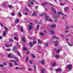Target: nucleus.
I'll return each mask as SVG.
<instances>
[{
	"label": "nucleus",
	"mask_w": 73,
	"mask_h": 73,
	"mask_svg": "<svg viewBox=\"0 0 73 73\" xmlns=\"http://www.w3.org/2000/svg\"><path fill=\"white\" fill-rule=\"evenodd\" d=\"M58 13L59 15H63L62 16V18L64 19H65V18H66V15L65 14H64L62 13L61 12H58Z\"/></svg>",
	"instance_id": "obj_1"
},
{
	"label": "nucleus",
	"mask_w": 73,
	"mask_h": 73,
	"mask_svg": "<svg viewBox=\"0 0 73 73\" xmlns=\"http://www.w3.org/2000/svg\"><path fill=\"white\" fill-rule=\"evenodd\" d=\"M44 15H45L44 16L45 17H46V19H45L46 20H47V21H52V20L48 19V18H49V17L47 15H46V13H44Z\"/></svg>",
	"instance_id": "obj_2"
},
{
	"label": "nucleus",
	"mask_w": 73,
	"mask_h": 73,
	"mask_svg": "<svg viewBox=\"0 0 73 73\" xmlns=\"http://www.w3.org/2000/svg\"><path fill=\"white\" fill-rule=\"evenodd\" d=\"M11 54H9L8 55V57H9V58H13L15 57L14 55H11Z\"/></svg>",
	"instance_id": "obj_3"
},
{
	"label": "nucleus",
	"mask_w": 73,
	"mask_h": 73,
	"mask_svg": "<svg viewBox=\"0 0 73 73\" xmlns=\"http://www.w3.org/2000/svg\"><path fill=\"white\" fill-rule=\"evenodd\" d=\"M67 68L68 69H72V65H69L67 66Z\"/></svg>",
	"instance_id": "obj_4"
},
{
	"label": "nucleus",
	"mask_w": 73,
	"mask_h": 73,
	"mask_svg": "<svg viewBox=\"0 0 73 73\" xmlns=\"http://www.w3.org/2000/svg\"><path fill=\"white\" fill-rule=\"evenodd\" d=\"M53 43H55V46H57L58 44V40H56V42L55 41H54L53 42Z\"/></svg>",
	"instance_id": "obj_5"
},
{
	"label": "nucleus",
	"mask_w": 73,
	"mask_h": 73,
	"mask_svg": "<svg viewBox=\"0 0 73 73\" xmlns=\"http://www.w3.org/2000/svg\"><path fill=\"white\" fill-rule=\"evenodd\" d=\"M50 32H51V34L52 35H53V34H54L55 32L54 31H52L51 30H50Z\"/></svg>",
	"instance_id": "obj_6"
},
{
	"label": "nucleus",
	"mask_w": 73,
	"mask_h": 73,
	"mask_svg": "<svg viewBox=\"0 0 73 73\" xmlns=\"http://www.w3.org/2000/svg\"><path fill=\"white\" fill-rule=\"evenodd\" d=\"M28 27H29V30H31V29H32V26L30 25H29V26Z\"/></svg>",
	"instance_id": "obj_7"
},
{
	"label": "nucleus",
	"mask_w": 73,
	"mask_h": 73,
	"mask_svg": "<svg viewBox=\"0 0 73 73\" xmlns=\"http://www.w3.org/2000/svg\"><path fill=\"white\" fill-rule=\"evenodd\" d=\"M56 71L57 72H60L61 71V69L60 68L56 69Z\"/></svg>",
	"instance_id": "obj_8"
},
{
	"label": "nucleus",
	"mask_w": 73,
	"mask_h": 73,
	"mask_svg": "<svg viewBox=\"0 0 73 73\" xmlns=\"http://www.w3.org/2000/svg\"><path fill=\"white\" fill-rule=\"evenodd\" d=\"M20 29L21 32H23V31H24V30H23V28L21 27H20Z\"/></svg>",
	"instance_id": "obj_9"
},
{
	"label": "nucleus",
	"mask_w": 73,
	"mask_h": 73,
	"mask_svg": "<svg viewBox=\"0 0 73 73\" xmlns=\"http://www.w3.org/2000/svg\"><path fill=\"white\" fill-rule=\"evenodd\" d=\"M9 66L10 67H12L13 66V64H12V63L10 62L9 64Z\"/></svg>",
	"instance_id": "obj_10"
},
{
	"label": "nucleus",
	"mask_w": 73,
	"mask_h": 73,
	"mask_svg": "<svg viewBox=\"0 0 73 73\" xmlns=\"http://www.w3.org/2000/svg\"><path fill=\"white\" fill-rule=\"evenodd\" d=\"M52 38L54 39V38H56V39H58V40L60 39V38L57 37H56L54 36H53L52 37Z\"/></svg>",
	"instance_id": "obj_11"
},
{
	"label": "nucleus",
	"mask_w": 73,
	"mask_h": 73,
	"mask_svg": "<svg viewBox=\"0 0 73 73\" xmlns=\"http://www.w3.org/2000/svg\"><path fill=\"white\" fill-rule=\"evenodd\" d=\"M56 27V25L55 24L51 25V28H54Z\"/></svg>",
	"instance_id": "obj_12"
},
{
	"label": "nucleus",
	"mask_w": 73,
	"mask_h": 73,
	"mask_svg": "<svg viewBox=\"0 0 73 73\" xmlns=\"http://www.w3.org/2000/svg\"><path fill=\"white\" fill-rule=\"evenodd\" d=\"M52 11L54 12V13H56V10H54V8L53 7H52Z\"/></svg>",
	"instance_id": "obj_13"
},
{
	"label": "nucleus",
	"mask_w": 73,
	"mask_h": 73,
	"mask_svg": "<svg viewBox=\"0 0 73 73\" xmlns=\"http://www.w3.org/2000/svg\"><path fill=\"white\" fill-rule=\"evenodd\" d=\"M47 4H48V3L46 2L42 3V5H47Z\"/></svg>",
	"instance_id": "obj_14"
},
{
	"label": "nucleus",
	"mask_w": 73,
	"mask_h": 73,
	"mask_svg": "<svg viewBox=\"0 0 73 73\" xmlns=\"http://www.w3.org/2000/svg\"><path fill=\"white\" fill-rule=\"evenodd\" d=\"M11 15L13 16H14L15 15V13L14 12H13L11 13Z\"/></svg>",
	"instance_id": "obj_15"
},
{
	"label": "nucleus",
	"mask_w": 73,
	"mask_h": 73,
	"mask_svg": "<svg viewBox=\"0 0 73 73\" xmlns=\"http://www.w3.org/2000/svg\"><path fill=\"white\" fill-rule=\"evenodd\" d=\"M3 6H5V5H7V3H6V2H4L3 3Z\"/></svg>",
	"instance_id": "obj_16"
},
{
	"label": "nucleus",
	"mask_w": 73,
	"mask_h": 73,
	"mask_svg": "<svg viewBox=\"0 0 73 73\" xmlns=\"http://www.w3.org/2000/svg\"><path fill=\"white\" fill-rule=\"evenodd\" d=\"M5 46L7 47V48H9V45L8 44H6L5 45Z\"/></svg>",
	"instance_id": "obj_17"
},
{
	"label": "nucleus",
	"mask_w": 73,
	"mask_h": 73,
	"mask_svg": "<svg viewBox=\"0 0 73 73\" xmlns=\"http://www.w3.org/2000/svg\"><path fill=\"white\" fill-rule=\"evenodd\" d=\"M22 41H23V42H25V38L24 37H22Z\"/></svg>",
	"instance_id": "obj_18"
},
{
	"label": "nucleus",
	"mask_w": 73,
	"mask_h": 73,
	"mask_svg": "<svg viewBox=\"0 0 73 73\" xmlns=\"http://www.w3.org/2000/svg\"><path fill=\"white\" fill-rule=\"evenodd\" d=\"M8 7L10 8V9H11V8H12V5H8Z\"/></svg>",
	"instance_id": "obj_19"
},
{
	"label": "nucleus",
	"mask_w": 73,
	"mask_h": 73,
	"mask_svg": "<svg viewBox=\"0 0 73 73\" xmlns=\"http://www.w3.org/2000/svg\"><path fill=\"white\" fill-rule=\"evenodd\" d=\"M36 15V12H34L33 14V16H35Z\"/></svg>",
	"instance_id": "obj_20"
},
{
	"label": "nucleus",
	"mask_w": 73,
	"mask_h": 73,
	"mask_svg": "<svg viewBox=\"0 0 73 73\" xmlns=\"http://www.w3.org/2000/svg\"><path fill=\"white\" fill-rule=\"evenodd\" d=\"M29 44L31 46V47H32V45H33V44H32V43L31 42H30V43Z\"/></svg>",
	"instance_id": "obj_21"
},
{
	"label": "nucleus",
	"mask_w": 73,
	"mask_h": 73,
	"mask_svg": "<svg viewBox=\"0 0 73 73\" xmlns=\"http://www.w3.org/2000/svg\"><path fill=\"white\" fill-rule=\"evenodd\" d=\"M14 38L15 40H17V41H18L19 40V39H18V38L16 37H14Z\"/></svg>",
	"instance_id": "obj_22"
},
{
	"label": "nucleus",
	"mask_w": 73,
	"mask_h": 73,
	"mask_svg": "<svg viewBox=\"0 0 73 73\" xmlns=\"http://www.w3.org/2000/svg\"><path fill=\"white\" fill-rule=\"evenodd\" d=\"M55 57L56 58H59V55H56Z\"/></svg>",
	"instance_id": "obj_23"
},
{
	"label": "nucleus",
	"mask_w": 73,
	"mask_h": 73,
	"mask_svg": "<svg viewBox=\"0 0 73 73\" xmlns=\"http://www.w3.org/2000/svg\"><path fill=\"white\" fill-rule=\"evenodd\" d=\"M28 60H29V58L27 56L26 57V59L25 60L26 61V62H27V61H28Z\"/></svg>",
	"instance_id": "obj_24"
},
{
	"label": "nucleus",
	"mask_w": 73,
	"mask_h": 73,
	"mask_svg": "<svg viewBox=\"0 0 73 73\" xmlns=\"http://www.w3.org/2000/svg\"><path fill=\"white\" fill-rule=\"evenodd\" d=\"M23 49L24 50H27V48H25V47L24 46L23 48Z\"/></svg>",
	"instance_id": "obj_25"
},
{
	"label": "nucleus",
	"mask_w": 73,
	"mask_h": 73,
	"mask_svg": "<svg viewBox=\"0 0 73 73\" xmlns=\"http://www.w3.org/2000/svg\"><path fill=\"white\" fill-rule=\"evenodd\" d=\"M3 35L4 36H6V31H5V32L3 33Z\"/></svg>",
	"instance_id": "obj_26"
},
{
	"label": "nucleus",
	"mask_w": 73,
	"mask_h": 73,
	"mask_svg": "<svg viewBox=\"0 0 73 73\" xmlns=\"http://www.w3.org/2000/svg\"><path fill=\"white\" fill-rule=\"evenodd\" d=\"M39 28V25H37L36 26V30H38V28Z\"/></svg>",
	"instance_id": "obj_27"
},
{
	"label": "nucleus",
	"mask_w": 73,
	"mask_h": 73,
	"mask_svg": "<svg viewBox=\"0 0 73 73\" xmlns=\"http://www.w3.org/2000/svg\"><path fill=\"white\" fill-rule=\"evenodd\" d=\"M56 62H53L52 64V66H55V65H56Z\"/></svg>",
	"instance_id": "obj_28"
},
{
	"label": "nucleus",
	"mask_w": 73,
	"mask_h": 73,
	"mask_svg": "<svg viewBox=\"0 0 73 73\" xmlns=\"http://www.w3.org/2000/svg\"><path fill=\"white\" fill-rule=\"evenodd\" d=\"M13 50L14 52H16V47L15 46L13 48Z\"/></svg>",
	"instance_id": "obj_29"
},
{
	"label": "nucleus",
	"mask_w": 73,
	"mask_h": 73,
	"mask_svg": "<svg viewBox=\"0 0 73 73\" xmlns=\"http://www.w3.org/2000/svg\"><path fill=\"white\" fill-rule=\"evenodd\" d=\"M17 52L19 56H21V55L20 54V53L19 51H17Z\"/></svg>",
	"instance_id": "obj_30"
},
{
	"label": "nucleus",
	"mask_w": 73,
	"mask_h": 73,
	"mask_svg": "<svg viewBox=\"0 0 73 73\" xmlns=\"http://www.w3.org/2000/svg\"><path fill=\"white\" fill-rule=\"evenodd\" d=\"M30 63L31 65H32V64H33V61H32V60L30 61Z\"/></svg>",
	"instance_id": "obj_31"
},
{
	"label": "nucleus",
	"mask_w": 73,
	"mask_h": 73,
	"mask_svg": "<svg viewBox=\"0 0 73 73\" xmlns=\"http://www.w3.org/2000/svg\"><path fill=\"white\" fill-rule=\"evenodd\" d=\"M18 16H21L22 15L21 13L20 12H19L18 13Z\"/></svg>",
	"instance_id": "obj_32"
},
{
	"label": "nucleus",
	"mask_w": 73,
	"mask_h": 73,
	"mask_svg": "<svg viewBox=\"0 0 73 73\" xmlns=\"http://www.w3.org/2000/svg\"><path fill=\"white\" fill-rule=\"evenodd\" d=\"M48 46V43H46L45 45V47H47Z\"/></svg>",
	"instance_id": "obj_33"
},
{
	"label": "nucleus",
	"mask_w": 73,
	"mask_h": 73,
	"mask_svg": "<svg viewBox=\"0 0 73 73\" xmlns=\"http://www.w3.org/2000/svg\"><path fill=\"white\" fill-rule=\"evenodd\" d=\"M31 56H32V57H33V58H35V56H34V54H31Z\"/></svg>",
	"instance_id": "obj_34"
},
{
	"label": "nucleus",
	"mask_w": 73,
	"mask_h": 73,
	"mask_svg": "<svg viewBox=\"0 0 73 73\" xmlns=\"http://www.w3.org/2000/svg\"><path fill=\"white\" fill-rule=\"evenodd\" d=\"M15 59L17 61V62H18V61H19V60L18 59V58H16V57L15 58Z\"/></svg>",
	"instance_id": "obj_35"
},
{
	"label": "nucleus",
	"mask_w": 73,
	"mask_h": 73,
	"mask_svg": "<svg viewBox=\"0 0 73 73\" xmlns=\"http://www.w3.org/2000/svg\"><path fill=\"white\" fill-rule=\"evenodd\" d=\"M39 34L41 36H43V35H44V34L42 33H40Z\"/></svg>",
	"instance_id": "obj_36"
},
{
	"label": "nucleus",
	"mask_w": 73,
	"mask_h": 73,
	"mask_svg": "<svg viewBox=\"0 0 73 73\" xmlns=\"http://www.w3.org/2000/svg\"><path fill=\"white\" fill-rule=\"evenodd\" d=\"M42 64H43V65H44V64H45V62H44V61L42 60Z\"/></svg>",
	"instance_id": "obj_37"
},
{
	"label": "nucleus",
	"mask_w": 73,
	"mask_h": 73,
	"mask_svg": "<svg viewBox=\"0 0 73 73\" xmlns=\"http://www.w3.org/2000/svg\"><path fill=\"white\" fill-rule=\"evenodd\" d=\"M38 42H39V43H42L41 41L39 39L38 40Z\"/></svg>",
	"instance_id": "obj_38"
},
{
	"label": "nucleus",
	"mask_w": 73,
	"mask_h": 73,
	"mask_svg": "<svg viewBox=\"0 0 73 73\" xmlns=\"http://www.w3.org/2000/svg\"><path fill=\"white\" fill-rule=\"evenodd\" d=\"M19 21V20H17L15 22V23H17Z\"/></svg>",
	"instance_id": "obj_39"
},
{
	"label": "nucleus",
	"mask_w": 73,
	"mask_h": 73,
	"mask_svg": "<svg viewBox=\"0 0 73 73\" xmlns=\"http://www.w3.org/2000/svg\"><path fill=\"white\" fill-rule=\"evenodd\" d=\"M42 73H45V70H42Z\"/></svg>",
	"instance_id": "obj_40"
},
{
	"label": "nucleus",
	"mask_w": 73,
	"mask_h": 73,
	"mask_svg": "<svg viewBox=\"0 0 73 73\" xmlns=\"http://www.w3.org/2000/svg\"><path fill=\"white\" fill-rule=\"evenodd\" d=\"M68 7H66V8H64V11H67V9H68Z\"/></svg>",
	"instance_id": "obj_41"
},
{
	"label": "nucleus",
	"mask_w": 73,
	"mask_h": 73,
	"mask_svg": "<svg viewBox=\"0 0 73 73\" xmlns=\"http://www.w3.org/2000/svg\"><path fill=\"white\" fill-rule=\"evenodd\" d=\"M60 50H58L56 51V53H58L60 52Z\"/></svg>",
	"instance_id": "obj_42"
},
{
	"label": "nucleus",
	"mask_w": 73,
	"mask_h": 73,
	"mask_svg": "<svg viewBox=\"0 0 73 73\" xmlns=\"http://www.w3.org/2000/svg\"><path fill=\"white\" fill-rule=\"evenodd\" d=\"M30 3L31 5H33V2L32 1H31Z\"/></svg>",
	"instance_id": "obj_43"
},
{
	"label": "nucleus",
	"mask_w": 73,
	"mask_h": 73,
	"mask_svg": "<svg viewBox=\"0 0 73 73\" xmlns=\"http://www.w3.org/2000/svg\"><path fill=\"white\" fill-rule=\"evenodd\" d=\"M5 31H8V29H7V27H5Z\"/></svg>",
	"instance_id": "obj_44"
},
{
	"label": "nucleus",
	"mask_w": 73,
	"mask_h": 73,
	"mask_svg": "<svg viewBox=\"0 0 73 73\" xmlns=\"http://www.w3.org/2000/svg\"><path fill=\"white\" fill-rule=\"evenodd\" d=\"M28 70L29 71H32V69H31L30 68H29V69H28Z\"/></svg>",
	"instance_id": "obj_45"
},
{
	"label": "nucleus",
	"mask_w": 73,
	"mask_h": 73,
	"mask_svg": "<svg viewBox=\"0 0 73 73\" xmlns=\"http://www.w3.org/2000/svg\"><path fill=\"white\" fill-rule=\"evenodd\" d=\"M34 68H35V70H36V66H35V65H34L33 66Z\"/></svg>",
	"instance_id": "obj_46"
},
{
	"label": "nucleus",
	"mask_w": 73,
	"mask_h": 73,
	"mask_svg": "<svg viewBox=\"0 0 73 73\" xmlns=\"http://www.w3.org/2000/svg\"><path fill=\"white\" fill-rule=\"evenodd\" d=\"M9 41H12V38H10L9 39Z\"/></svg>",
	"instance_id": "obj_47"
},
{
	"label": "nucleus",
	"mask_w": 73,
	"mask_h": 73,
	"mask_svg": "<svg viewBox=\"0 0 73 73\" xmlns=\"http://www.w3.org/2000/svg\"><path fill=\"white\" fill-rule=\"evenodd\" d=\"M10 61H12V62H16V61L12 60H10Z\"/></svg>",
	"instance_id": "obj_48"
},
{
	"label": "nucleus",
	"mask_w": 73,
	"mask_h": 73,
	"mask_svg": "<svg viewBox=\"0 0 73 73\" xmlns=\"http://www.w3.org/2000/svg\"><path fill=\"white\" fill-rule=\"evenodd\" d=\"M7 51H10L11 50V48H7Z\"/></svg>",
	"instance_id": "obj_49"
},
{
	"label": "nucleus",
	"mask_w": 73,
	"mask_h": 73,
	"mask_svg": "<svg viewBox=\"0 0 73 73\" xmlns=\"http://www.w3.org/2000/svg\"><path fill=\"white\" fill-rule=\"evenodd\" d=\"M68 45H70V46H73V45L72 44L69 43H68Z\"/></svg>",
	"instance_id": "obj_50"
},
{
	"label": "nucleus",
	"mask_w": 73,
	"mask_h": 73,
	"mask_svg": "<svg viewBox=\"0 0 73 73\" xmlns=\"http://www.w3.org/2000/svg\"><path fill=\"white\" fill-rule=\"evenodd\" d=\"M15 69H16L17 70H18V69H19V67H16L15 68Z\"/></svg>",
	"instance_id": "obj_51"
},
{
	"label": "nucleus",
	"mask_w": 73,
	"mask_h": 73,
	"mask_svg": "<svg viewBox=\"0 0 73 73\" xmlns=\"http://www.w3.org/2000/svg\"><path fill=\"white\" fill-rule=\"evenodd\" d=\"M4 65H3V64H0V66L1 67H3V66Z\"/></svg>",
	"instance_id": "obj_52"
},
{
	"label": "nucleus",
	"mask_w": 73,
	"mask_h": 73,
	"mask_svg": "<svg viewBox=\"0 0 73 73\" xmlns=\"http://www.w3.org/2000/svg\"><path fill=\"white\" fill-rule=\"evenodd\" d=\"M36 44V42L35 41H34L33 42V44Z\"/></svg>",
	"instance_id": "obj_53"
},
{
	"label": "nucleus",
	"mask_w": 73,
	"mask_h": 73,
	"mask_svg": "<svg viewBox=\"0 0 73 73\" xmlns=\"http://www.w3.org/2000/svg\"><path fill=\"white\" fill-rule=\"evenodd\" d=\"M14 65H18V64L16 63V62L15 61V64H14Z\"/></svg>",
	"instance_id": "obj_54"
},
{
	"label": "nucleus",
	"mask_w": 73,
	"mask_h": 73,
	"mask_svg": "<svg viewBox=\"0 0 73 73\" xmlns=\"http://www.w3.org/2000/svg\"><path fill=\"white\" fill-rule=\"evenodd\" d=\"M60 37L61 38V37H63V36L62 35H60Z\"/></svg>",
	"instance_id": "obj_55"
},
{
	"label": "nucleus",
	"mask_w": 73,
	"mask_h": 73,
	"mask_svg": "<svg viewBox=\"0 0 73 73\" xmlns=\"http://www.w3.org/2000/svg\"><path fill=\"white\" fill-rule=\"evenodd\" d=\"M3 64H4V65H7V63H3Z\"/></svg>",
	"instance_id": "obj_56"
},
{
	"label": "nucleus",
	"mask_w": 73,
	"mask_h": 73,
	"mask_svg": "<svg viewBox=\"0 0 73 73\" xmlns=\"http://www.w3.org/2000/svg\"><path fill=\"white\" fill-rule=\"evenodd\" d=\"M38 6H36L35 7V8H36V9H38Z\"/></svg>",
	"instance_id": "obj_57"
},
{
	"label": "nucleus",
	"mask_w": 73,
	"mask_h": 73,
	"mask_svg": "<svg viewBox=\"0 0 73 73\" xmlns=\"http://www.w3.org/2000/svg\"><path fill=\"white\" fill-rule=\"evenodd\" d=\"M65 23H66V25H68V22L66 21Z\"/></svg>",
	"instance_id": "obj_58"
},
{
	"label": "nucleus",
	"mask_w": 73,
	"mask_h": 73,
	"mask_svg": "<svg viewBox=\"0 0 73 73\" xmlns=\"http://www.w3.org/2000/svg\"><path fill=\"white\" fill-rule=\"evenodd\" d=\"M54 21L55 22H57V19H55L54 20Z\"/></svg>",
	"instance_id": "obj_59"
},
{
	"label": "nucleus",
	"mask_w": 73,
	"mask_h": 73,
	"mask_svg": "<svg viewBox=\"0 0 73 73\" xmlns=\"http://www.w3.org/2000/svg\"><path fill=\"white\" fill-rule=\"evenodd\" d=\"M12 46V44L9 45V47L10 46Z\"/></svg>",
	"instance_id": "obj_60"
},
{
	"label": "nucleus",
	"mask_w": 73,
	"mask_h": 73,
	"mask_svg": "<svg viewBox=\"0 0 73 73\" xmlns=\"http://www.w3.org/2000/svg\"><path fill=\"white\" fill-rule=\"evenodd\" d=\"M0 25L1 27H3V25L1 23H0Z\"/></svg>",
	"instance_id": "obj_61"
},
{
	"label": "nucleus",
	"mask_w": 73,
	"mask_h": 73,
	"mask_svg": "<svg viewBox=\"0 0 73 73\" xmlns=\"http://www.w3.org/2000/svg\"><path fill=\"white\" fill-rule=\"evenodd\" d=\"M20 46L19 45H17V48H20Z\"/></svg>",
	"instance_id": "obj_62"
},
{
	"label": "nucleus",
	"mask_w": 73,
	"mask_h": 73,
	"mask_svg": "<svg viewBox=\"0 0 73 73\" xmlns=\"http://www.w3.org/2000/svg\"><path fill=\"white\" fill-rule=\"evenodd\" d=\"M27 54H29V51H27Z\"/></svg>",
	"instance_id": "obj_63"
},
{
	"label": "nucleus",
	"mask_w": 73,
	"mask_h": 73,
	"mask_svg": "<svg viewBox=\"0 0 73 73\" xmlns=\"http://www.w3.org/2000/svg\"><path fill=\"white\" fill-rule=\"evenodd\" d=\"M29 6L30 7H31V5H30V4L29 3L28 4Z\"/></svg>",
	"instance_id": "obj_64"
}]
</instances>
